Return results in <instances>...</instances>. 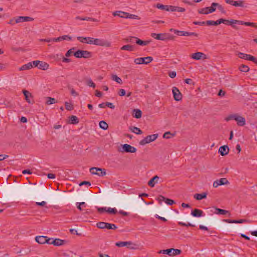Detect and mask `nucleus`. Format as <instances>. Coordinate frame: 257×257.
<instances>
[{
    "label": "nucleus",
    "mask_w": 257,
    "mask_h": 257,
    "mask_svg": "<svg viewBox=\"0 0 257 257\" xmlns=\"http://www.w3.org/2000/svg\"><path fill=\"white\" fill-rule=\"evenodd\" d=\"M82 21H91L92 22H98V20L96 19L90 18V17H84L83 19H81Z\"/></svg>",
    "instance_id": "50"
},
{
    "label": "nucleus",
    "mask_w": 257,
    "mask_h": 257,
    "mask_svg": "<svg viewBox=\"0 0 257 257\" xmlns=\"http://www.w3.org/2000/svg\"><path fill=\"white\" fill-rule=\"evenodd\" d=\"M166 198L162 195H160L158 197V200L161 203L162 201H165Z\"/></svg>",
    "instance_id": "64"
},
{
    "label": "nucleus",
    "mask_w": 257,
    "mask_h": 257,
    "mask_svg": "<svg viewBox=\"0 0 257 257\" xmlns=\"http://www.w3.org/2000/svg\"><path fill=\"white\" fill-rule=\"evenodd\" d=\"M125 94V91L123 89H120L118 92V94L120 96H124Z\"/></svg>",
    "instance_id": "55"
},
{
    "label": "nucleus",
    "mask_w": 257,
    "mask_h": 257,
    "mask_svg": "<svg viewBox=\"0 0 257 257\" xmlns=\"http://www.w3.org/2000/svg\"><path fill=\"white\" fill-rule=\"evenodd\" d=\"M158 137V135L157 134L149 135L140 142V145L144 146L147 144L150 143L156 140Z\"/></svg>",
    "instance_id": "8"
},
{
    "label": "nucleus",
    "mask_w": 257,
    "mask_h": 257,
    "mask_svg": "<svg viewBox=\"0 0 257 257\" xmlns=\"http://www.w3.org/2000/svg\"><path fill=\"white\" fill-rule=\"evenodd\" d=\"M121 50H125L128 51H133L134 50V46L130 45H125L121 47Z\"/></svg>",
    "instance_id": "36"
},
{
    "label": "nucleus",
    "mask_w": 257,
    "mask_h": 257,
    "mask_svg": "<svg viewBox=\"0 0 257 257\" xmlns=\"http://www.w3.org/2000/svg\"><path fill=\"white\" fill-rule=\"evenodd\" d=\"M236 116H237V114L230 115L225 118V120L226 121H229V120H232V119L235 120V118H236Z\"/></svg>",
    "instance_id": "51"
},
{
    "label": "nucleus",
    "mask_w": 257,
    "mask_h": 257,
    "mask_svg": "<svg viewBox=\"0 0 257 257\" xmlns=\"http://www.w3.org/2000/svg\"><path fill=\"white\" fill-rule=\"evenodd\" d=\"M82 206L84 207L86 206V204H85V202H82L79 203L78 205L77 206V208L78 209H79L80 210H82Z\"/></svg>",
    "instance_id": "57"
},
{
    "label": "nucleus",
    "mask_w": 257,
    "mask_h": 257,
    "mask_svg": "<svg viewBox=\"0 0 257 257\" xmlns=\"http://www.w3.org/2000/svg\"><path fill=\"white\" fill-rule=\"evenodd\" d=\"M111 79L113 80L118 83V84H121L122 83V81L121 79L118 77L116 75H112L111 76Z\"/></svg>",
    "instance_id": "41"
},
{
    "label": "nucleus",
    "mask_w": 257,
    "mask_h": 257,
    "mask_svg": "<svg viewBox=\"0 0 257 257\" xmlns=\"http://www.w3.org/2000/svg\"><path fill=\"white\" fill-rule=\"evenodd\" d=\"M63 39H64V38L62 37V36H60V37H59L56 38H53V42H59V41H63Z\"/></svg>",
    "instance_id": "60"
},
{
    "label": "nucleus",
    "mask_w": 257,
    "mask_h": 257,
    "mask_svg": "<svg viewBox=\"0 0 257 257\" xmlns=\"http://www.w3.org/2000/svg\"><path fill=\"white\" fill-rule=\"evenodd\" d=\"M90 41L88 42L90 45H95L99 46H104L109 47L111 46V42L104 39L93 38L89 39Z\"/></svg>",
    "instance_id": "2"
},
{
    "label": "nucleus",
    "mask_w": 257,
    "mask_h": 257,
    "mask_svg": "<svg viewBox=\"0 0 257 257\" xmlns=\"http://www.w3.org/2000/svg\"><path fill=\"white\" fill-rule=\"evenodd\" d=\"M106 212H107L108 213H110V214H115L117 213V210L113 208H108L107 209V210H106Z\"/></svg>",
    "instance_id": "47"
},
{
    "label": "nucleus",
    "mask_w": 257,
    "mask_h": 257,
    "mask_svg": "<svg viewBox=\"0 0 257 257\" xmlns=\"http://www.w3.org/2000/svg\"><path fill=\"white\" fill-rule=\"evenodd\" d=\"M172 93L173 97L176 101H180L182 99V95L179 90L176 87L172 88Z\"/></svg>",
    "instance_id": "12"
},
{
    "label": "nucleus",
    "mask_w": 257,
    "mask_h": 257,
    "mask_svg": "<svg viewBox=\"0 0 257 257\" xmlns=\"http://www.w3.org/2000/svg\"><path fill=\"white\" fill-rule=\"evenodd\" d=\"M90 172L92 174L97 175L99 177L104 176L106 174L105 169L97 167H92L90 168Z\"/></svg>",
    "instance_id": "10"
},
{
    "label": "nucleus",
    "mask_w": 257,
    "mask_h": 257,
    "mask_svg": "<svg viewBox=\"0 0 257 257\" xmlns=\"http://www.w3.org/2000/svg\"><path fill=\"white\" fill-rule=\"evenodd\" d=\"M34 19L28 16H19L15 19V23H20L33 21Z\"/></svg>",
    "instance_id": "14"
},
{
    "label": "nucleus",
    "mask_w": 257,
    "mask_h": 257,
    "mask_svg": "<svg viewBox=\"0 0 257 257\" xmlns=\"http://www.w3.org/2000/svg\"><path fill=\"white\" fill-rule=\"evenodd\" d=\"M33 68V65H32V62H29L27 64L23 65L19 68L20 71H24L31 69Z\"/></svg>",
    "instance_id": "27"
},
{
    "label": "nucleus",
    "mask_w": 257,
    "mask_h": 257,
    "mask_svg": "<svg viewBox=\"0 0 257 257\" xmlns=\"http://www.w3.org/2000/svg\"><path fill=\"white\" fill-rule=\"evenodd\" d=\"M206 196H207V193L204 192V193H202L201 194H198V193L195 194L194 195V198L195 199H196V200H200L202 199L206 198Z\"/></svg>",
    "instance_id": "28"
},
{
    "label": "nucleus",
    "mask_w": 257,
    "mask_h": 257,
    "mask_svg": "<svg viewBox=\"0 0 257 257\" xmlns=\"http://www.w3.org/2000/svg\"><path fill=\"white\" fill-rule=\"evenodd\" d=\"M209 7H206V8L199 9L198 10V13L201 14L207 15V14L210 13V11H209Z\"/></svg>",
    "instance_id": "35"
},
{
    "label": "nucleus",
    "mask_w": 257,
    "mask_h": 257,
    "mask_svg": "<svg viewBox=\"0 0 257 257\" xmlns=\"http://www.w3.org/2000/svg\"><path fill=\"white\" fill-rule=\"evenodd\" d=\"M178 224L181 225V226H192V227L195 226L194 225L192 224L191 223H190L189 222H188L187 223H183V222H178Z\"/></svg>",
    "instance_id": "49"
},
{
    "label": "nucleus",
    "mask_w": 257,
    "mask_h": 257,
    "mask_svg": "<svg viewBox=\"0 0 257 257\" xmlns=\"http://www.w3.org/2000/svg\"><path fill=\"white\" fill-rule=\"evenodd\" d=\"M214 209L215 210L214 212L215 213H216V214H217L224 215V214H226L229 213L228 211L226 210H224V209H220V208H216V207H214Z\"/></svg>",
    "instance_id": "29"
},
{
    "label": "nucleus",
    "mask_w": 257,
    "mask_h": 257,
    "mask_svg": "<svg viewBox=\"0 0 257 257\" xmlns=\"http://www.w3.org/2000/svg\"><path fill=\"white\" fill-rule=\"evenodd\" d=\"M129 18V19H137V20H139L140 19V18L138 16L135 15H133V14H129L128 13H126V18Z\"/></svg>",
    "instance_id": "45"
},
{
    "label": "nucleus",
    "mask_w": 257,
    "mask_h": 257,
    "mask_svg": "<svg viewBox=\"0 0 257 257\" xmlns=\"http://www.w3.org/2000/svg\"><path fill=\"white\" fill-rule=\"evenodd\" d=\"M156 7L160 10H165L166 11H169V6L164 5L161 4H157Z\"/></svg>",
    "instance_id": "37"
},
{
    "label": "nucleus",
    "mask_w": 257,
    "mask_h": 257,
    "mask_svg": "<svg viewBox=\"0 0 257 257\" xmlns=\"http://www.w3.org/2000/svg\"><path fill=\"white\" fill-rule=\"evenodd\" d=\"M96 226L100 229H116L117 227L114 224L104 222H98L96 224Z\"/></svg>",
    "instance_id": "6"
},
{
    "label": "nucleus",
    "mask_w": 257,
    "mask_h": 257,
    "mask_svg": "<svg viewBox=\"0 0 257 257\" xmlns=\"http://www.w3.org/2000/svg\"><path fill=\"white\" fill-rule=\"evenodd\" d=\"M191 58L193 59L199 60L206 59V55L202 52H196L191 54Z\"/></svg>",
    "instance_id": "15"
},
{
    "label": "nucleus",
    "mask_w": 257,
    "mask_h": 257,
    "mask_svg": "<svg viewBox=\"0 0 257 257\" xmlns=\"http://www.w3.org/2000/svg\"><path fill=\"white\" fill-rule=\"evenodd\" d=\"M99 124L100 127L103 130H106L108 127L107 123L103 120L100 121Z\"/></svg>",
    "instance_id": "40"
},
{
    "label": "nucleus",
    "mask_w": 257,
    "mask_h": 257,
    "mask_svg": "<svg viewBox=\"0 0 257 257\" xmlns=\"http://www.w3.org/2000/svg\"><path fill=\"white\" fill-rule=\"evenodd\" d=\"M217 23L214 21H206V25L207 26H216V24Z\"/></svg>",
    "instance_id": "52"
},
{
    "label": "nucleus",
    "mask_w": 257,
    "mask_h": 257,
    "mask_svg": "<svg viewBox=\"0 0 257 257\" xmlns=\"http://www.w3.org/2000/svg\"><path fill=\"white\" fill-rule=\"evenodd\" d=\"M126 12H124L121 11H116L113 12L112 15L113 16H118L120 18H125Z\"/></svg>",
    "instance_id": "24"
},
{
    "label": "nucleus",
    "mask_w": 257,
    "mask_h": 257,
    "mask_svg": "<svg viewBox=\"0 0 257 257\" xmlns=\"http://www.w3.org/2000/svg\"><path fill=\"white\" fill-rule=\"evenodd\" d=\"M49 67V65L47 63L40 61V63L38 66L39 69H42L43 70H46L48 69Z\"/></svg>",
    "instance_id": "26"
},
{
    "label": "nucleus",
    "mask_w": 257,
    "mask_h": 257,
    "mask_svg": "<svg viewBox=\"0 0 257 257\" xmlns=\"http://www.w3.org/2000/svg\"><path fill=\"white\" fill-rule=\"evenodd\" d=\"M168 75L171 78H173L176 77V73L175 71H171L169 72Z\"/></svg>",
    "instance_id": "62"
},
{
    "label": "nucleus",
    "mask_w": 257,
    "mask_h": 257,
    "mask_svg": "<svg viewBox=\"0 0 257 257\" xmlns=\"http://www.w3.org/2000/svg\"><path fill=\"white\" fill-rule=\"evenodd\" d=\"M138 45L141 46H146L150 43L149 41H143L138 38H136V41L135 42Z\"/></svg>",
    "instance_id": "32"
},
{
    "label": "nucleus",
    "mask_w": 257,
    "mask_h": 257,
    "mask_svg": "<svg viewBox=\"0 0 257 257\" xmlns=\"http://www.w3.org/2000/svg\"><path fill=\"white\" fill-rule=\"evenodd\" d=\"M130 130L133 133H135L137 135H141L143 133V132L139 128L136 126H133L132 128H131Z\"/></svg>",
    "instance_id": "39"
},
{
    "label": "nucleus",
    "mask_w": 257,
    "mask_h": 257,
    "mask_svg": "<svg viewBox=\"0 0 257 257\" xmlns=\"http://www.w3.org/2000/svg\"><path fill=\"white\" fill-rule=\"evenodd\" d=\"M247 222L248 221L246 219L234 220V223H242Z\"/></svg>",
    "instance_id": "59"
},
{
    "label": "nucleus",
    "mask_w": 257,
    "mask_h": 257,
    "mask_svg": "<svg viewBox=\"0 0 257 257\" xmlns=\"http://www.w3.org/2000/svg\"><path fill=\"white\" fill-rule=\"evenodd\" d=\"M46 99L47 101L46 102V103L47 105H51L57 102V101L54 98L48 97L46 98Z\"/></svg>",
    "instance_id": "38"
},
{
    "label": "nucleus",
    "mask_w": 257,
    "mask_h": 257,
    "mask_svg": "<svg viewBox=\"0 0 257 257\" xmlns=\"http://www.w3.org/2000/svg\"><path fill=\"white\" fill-rule=\"evenodd\" d=\"M159 179V177L158 176H155L148 182V185L151 187H154L155 184L158 183Z\"/></svg>",
    "instance_id": "22"
},
{
    "label": "nucleus",
    "mask_w": 257,
    "mask_h": 257,
    "mask_svg": "<svg viewBox=\"0 0 257 257\" xmlns=\"http://www.w3.org/2000/svg\"><path fill=\"white\" fill-rule=\"evenodd\" d=\"M174 33L178 36H194L195 37L198 36V34L194 32H188L183 31L175 30L174 31Z\"/></svg>",
    "instance_id": "13"
},
{
    "label": "nucleus",
    "mask_w": 257,
    "mask_h": 257,
    "mask_svg": "<svg viewBox=\"0 0 257 257\" xmlns=\"http://www.w3.org/2000/svg\"><path fill=\"white\" fill-rule=\"evenodd\" d=\"M35 240L40 244H44L47 242V237L44 236H38L36 237Z\"/></svg>",
    "instance_id": "23"
},
{
    "label": "nucleus",
    "mask_w": 257,
    "mask_h": 257,
    "mask_svg": "<svg viewBox=\"0 0 257 257\" xmlns=\"http://www.w3.org/2000/svg\"><path fill=\"white\" fill-rule=\"evenodd\" d=\"M87 85L90 86V87H92L93 88H95V83H93V82L92 81V80L91 79H89L88 81H87Z\"/></svg>",
    "instance_id": "56"
},
{
    "label": "nucleus",
    "mask_w": 257,
    "mask_h": 257,
    "mask_svg": "<svg viewBox=\"0 0 257 257\" xmlns=\"http://www.w3.org/2000/svg\"><path fill=\"white\" fill-rule=\"evenodd\" d=\"M237 121V123L239 126H243L245 124V118L241 116L237 115L235 120Z\"/></svg>",
    "instance_id": "21"
},
{
    "label": "nucleus",
    "mask_w": 257,
    "mask_h": 257,
    "mask_svg": "<svg viewBox=\"0 0 257 257\" xmlns=\"http://www.w3.org/2000/svg\"><path fill=\"white\" fill-rule=\"evenodd\" d=\"M136 38L135 37H130L129 38L126 39V42L130 43H134L135 40L136 41Z\"/></svg>",
    "instance_id": "58"
},
{
    "label": "nucleus",
    "mask_w": 257,
    "mask_h": 257,
    "mask_svg": "<svg viewBox=\"0 0 257 257\" xmlns=\"http://www.w3.org/2000/svg\"><path fill=\"white\" fill-rule=\"evenodd\" d=\"M229 148L227 146H223L219 148L218 152L221 156H225L228 153Z\"/></svg>",
    "instance_id": "19"
},
{
    "label": "nucleus",
    "mask_w": 257,
    "mask_h": 257,
    "mask_svg": "<svg viewBox=\"0 0 257 257\" xmlns=\"http://www.w3.org/2000/svg\"><path fill=\"white\" fill-rule=\"evenodd\" d=\"M64 242V240H62L59 238H56L53 240L52 243L55 246H60L63 245Z\"/></svg>",
    "instance_id": "30"
},
{
    "label": "nucleus",
    "mask_w": 257,
    "mask_h": 257,
    "mask_svg": "<svg viewBox=\"0 0 257 257\" xmlns=\"http://www.w3.org/2000/svg\"><path fill=\"white\" fill-rule=\"evenodd\" d=\"M228 183L229 182L226 178H223L215 181L213 183V186L214 188H216L219 185H225Z\"/></svg>",
    "instance_id": "16"
},
{
    "label": "nucleus",
    "mask_w": 257,
    "mask_h": 257,
    "mask_svg": "<svg viewBox=\"0 0 257 257\" xmlns=\"http://www.w3.org/2000/svg\"><path fill=\"white\" fill-rule=\"evenodd\" d=\"M74 55L77 58H89L92 56L91 53L86 50H78L74 53Z\"/></svg>",
    "instance_id": "4"
},
{
    "label": "nucleus",
    "mask_w": 257,
    "mask_h": 257,
    "mask_svg": "<svg viewBox=\"0 0 257 257\" xmlns=\"http://www.w3.org/2000/svg\"><path fill=\"white\" fill-rule=\"evenodd\" d=\"M77 39L78 40H79L81 43L90 44V43L88 42L90 41V39H92V37H77Z\"/></svg>",
    "instance_id": "31"
},
{
    "label": "nucleus",
    "mask_w": 257,
    "mask_h": 257,
    "mask_svg": "<svg viewBox=\"0 0 257 257\" xmlns=\"http://www.w3.org/2000/svg\"><path fill=\"white\" fill-rule=\"evenodd\" d=\"M239 70L241 72H247L249 70V68L247 65L242 64L239 66Z\"/></svg>",
    "instance_id": "42"
},
{
    "label": "nucleus",
    "mask_w": 257,
    "mask_h": 257,
    "mask_svg": "<svg viewBox=\"0 0 257 257\" xmlns=\"http://www.w3.org/2000/svg\"><path fill=\"white\" fill-rule=\"evenodd\" d=\"M39 63H40V61L36 60V61H34L32 62V65H33V67L34 66L35 67H38Z\"/></svg>",
    "instance_id": "61"
},
{
    "label": "nucleus",
    "mask_w": 257,
    "mask_h": 257,
    "mask_svg": "<svg viewBox=\"0 0 257 257\" xmlns=\"http://www.w3.org/2000/svg\"><path fill=\"white\" fill-rule=\"evenodd\" d=\"M115 245L118 247L126 246L127 248L131 249H136L137 248V245L132 241H118L115 243Z\"/></svg>",
    "instance_id": "3"
},
{
    "label": "nucleus",
    "mask_w": 257,
    "mask_h": 257,
    "mask_svg": "<svg viewBox=\"0 0 257 257\" xmlns=\"http://www.w3.org/2000/svg\"><path fill=\"white\" fill-rule=\"evenodd\" d=\"M239 58L248 60L249 54H244L241 52H239L237 54Z\"/></svg>",
    "instance_id": "44"
},
{
    "label": "nucleus",
    "mask_w": 257,
    "mask_h": 257,
    "mask_svg": "<svg viewBox=\"0 0 257 257\" xmlns=\"http://www.w3.org/2000/svg\"><path fill=\"white\" fill-rule=\"evenodd\" d=\"M185 10V9L184 8L174 6H169V11L184 12Z\"/></svg>",
    "instance_id": "18"
},
{
    "label": "nucleus",
    "mask_w": 257,
    "mask_h": 257,
    "mask_svg": "<svg viewBox=\"0 0 257 257\" xmlns=\"http://www.w3.org/2000/svg\"><path fill=\"white\" fill-rule=\"evenodd\" d=\"M166 36V33H160V34H156L155 33L151 34V36L155 38V39L159 40H162V41H165L166 40V38H165Z\"/></svg>",
    "instance_id": "17"
},
{
    "label": "nucleus",
    "mask_w": 257,
    "mask_h": 257,
    "mask_svg": "<svg viewBox=\"0 0 257 257\" xmlns=\"http://www.w3.org/2000/svg\"><path fill=\"white\" fill-rule=\"evenodd\" d=\"M226 25H231L232 27L234 29H237L236 27L233 24H238L241 25H244L246 26H251L254 28H257V23H254L251 22H245L242 21L236 20L231 19L230 20L224 19V23Z\"/></svg>",
    "instance_id": "1"
},
{
    "label": "nucleus",
    "mask_w": 257,
    "mask_h": 257,
    "mask_svg": "<svg viewBox=\"0 0 257 257\" xmlns=\"http://www.w3.org/2000/svg\"><path fill=\"white\" fill-rule=\"evenodd\" d=\"M171 133L169 132H166L163 135V138L165 139H169L170 138V135Z\"/></svg>",
    "instance_id": "63"
},
{
    "label": "nucleus",
    "mask_w": 257,
    "mask_h": 257,
    "mask_svg": "<svg viewBox=\"0 0 257 257\" xmlns=\"http://www.w3.org/2000/svg\"><path fill=\"white\" fill-rule=\"evenodd\" d=\"M70 121L72 124H77L79 122V119L78 117L74 115H72L70 116Z\"/></svg>",
    "instance_id": "43"
},
{
    "label": "nucleus",
    "mask_w": 257,
    "mask_h": 257,
    "mask_svg": "<svg viewBox=\"0 0 257 257\" xmlns=\"http://www.w3.org/2000/svg\"><path fill=\"white\" fill-rule=\"evenodd\" d=\"M153 60V57L148 56L135 59L134 62L136 64H148Z\"/></svg>",
    "instance_id": "5"
},
{
    "label": "nucleus",
    "mask_w": 257,
    "mask_h": 257,
    "mask_svg": "<svg viewBox=\"0 0 257 257\" xmlns=\"http://www.w3.org/2000/svg\"><path fill=\"white\" fill-rule=\"evenodd\" d=\"M75 49V48L73 47L70 49H69L66 53L65 54V56L67 57H69L70 56H71V54H72L73 53L74 54V50Z\"/></svg>",
    "instance_id": "48"
},
{
    "label": "nucleus",
    "mask_w": 257,
    "mask_h": 257,
    "mask_svg": "<svg viewBox=\"0 0 257 257\" xmlns=\"http://www.w3.org/2000/svg\"><path fill=\"white\" fill-rule=\"evenodd\" d=\"M224 1L226 3L236 7L246 8L247 6V4L243 1L224 0Z\"/></svg>",
    "instance_id": "7"
},
{
    "label": "nucleus",
    "mask_w": 257,
    "mask_h": 257,
    "mask_svg": "<svg viewBox=\"0 0 257 257\" xmlns=\"http://www.w3.org/2000/svg\"><path fill=\"white\" fill-rule=\"evenodd\" d=\"M142 112L141 110L135 109L134 110L133 116L136 118H140L142 117Z\"/></svg>",
    "instance_id": "33"
},
{
    "label": "nucleus",
    "mask_w": 257,
    "mask_h": 257,
    "mask_svg": "<svg viewBox=\"0 0 257 257\" xmlns=\"http://www.w3.org/2000/svg\"><path fill=\"white\" fill-rule=\"evenodd\" d=\"M23 93L25 97V99L27 101V102L29 103H33V102H32L30 100V98L32 97V94L28 91L26 90H23Z\"/></svg>",
    "instance_id": "20"
},
{
    "label": "nucleus",
    "mask_w": 257,
    "mask_h": 257,
    "mask_svg": "<svg viewBox=\"0 0 257 257\" xmlns=\"http://www.w3.org/2000/svg\"><path fill=\"white\" fill-rule=\"evenodd\" d=\"M212 5L214 6H217V8L218 10H219L221 13L225 14L226 13V11L224 10V8L218 3H212Z\"/></svg>",
    "instance_id": "34"
},
{
    "label": "nucleus",
    "mask_w": 257,
    "mask_h": 257,
    "mask_svg": "<svg viewBox=\"0 0 257 257\" xmlns=\"http://www.w3.org/2000/svg\"><path fill=\"white\" fill-rule=\"evenodd\" d=\"M69 89L72 95L74 96H77L78 95V93L74 89V88L69 87Z\"/></svg>",
    "instance_id": "54"
},
{
    "label": "nucleus",
    "mask_w": 257,
    "mask_h": 257,
    "mask_svg": "<svg viewBox=\"0 0 257 257\" xmlns=\"http://www.w3.org/2000/svg\"><path fill=\"white\" fill-rule=\"evenodd\" d=\"M65 105L66 109L68 110H71L73 109V106L71 103H70L68 102H65Z\"/></svg>",
    "instance_id": "46"
},
{
    "label": "nucleus",
    "mask_w": 257,
    "mask_h": 257,
    "mask_svg": "<svg viewBox=\"0 0 257 257\" xmlns=\"http://www.w3.org/2000/svg\"><path fill=\"white\" fill-rule=\"evenodd\" d=\"M120 151L121 152L135 153L137 151V149L136 148L130 145L125 144L122 145V150Z\"/></svg>",
    "instance_id": "11"
},
{
    "label": "nucleus",
    "mask_w": 257,
    "mask_h": 257,
    "mask_svg": "<svg viewBox=\"0 0 257 257\" xmlns=\"http://www.w3.org/2000/svg\"><path fill=\"white\" fill-rule=\"evenodd\" d=\"M181 250L175 248H169L167 249L161 250L159 253L168 254L170 256H175L181 253Z\"/></svg>",
    "instance_id": "9"
},
{
    "label": "nucleus",
    "mask_w": 257,
    "mask_h": 257,
    "mask_svg": "<svg viewBox=\"0 0 257 257\" xmlns=\"http://www.w3.org/2000/svg\"><path fill=\"white\" fill-rule=\"evenodd\" d=\"M165 202L166 204H167L169 205H173V204L175 203V202L174 200L170 199H168V198H166Z\"/></svg>",
    "instance_id": "53"
},
{
    "label": "nucleus",
    "mask_w": 257,
    "mask_h": 257,
    "mask_svg": "<svg viewBox=\"0 0 257 257\" xmlns=\"http://www.w3.org/2000/svg\"><path fill=\"white\" fill-rule=\"evenodd\" d=\"M203 211L198 209H194L191 213V214L194 217H201L203 214Z\"/></svg>",
    "instance_id": "25"
}]
</instances>
